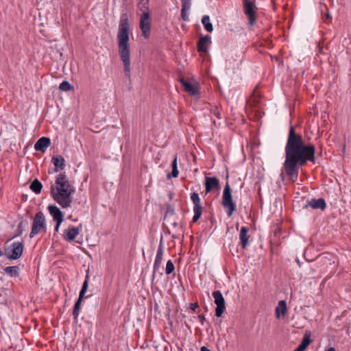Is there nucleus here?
<instances>
[{"mask_svg":"<svg viewBox=\"0 0 351 351\" xmlns=\"http://www.w3.org/2000/svg\"><path fill=\"white\" fill-rule=\"evenodd\" d=\"M306 206H310L313 209H321L324 210L326 207V204L323 198L312 199L308 202Z\"/></svg>","mask_w":351,"mask_h":351,"instance_id":"obj_17","label":"nucleus"},{"mask_svg":"<svg viewBox=\"0 0 351 351\" xmlns=\"http://www.w3.org/2000/svg\"><path fill=\"white\" fill-rule=\"evenodd\" d=\"M181 83L184 87V90L191 95L195 96L199 94L198 87L195 84H193L184 80H181Z\"/></svg>","mask_w":351,"mask_h":351,"instance_id":"obj_20","label":"nucleus"},{"mask_svg":"<svg viewBox=\"0 0 351 351\" xmlns=\"http://www.w3.org/2000/svg\"><path fill=\"white\" fill-rule=\"evenodd\" d=\"M202 23L204 25V27L207 32H213V25L210 22V18L208 16H207V15L204 16L202 19Z\"/></svg>","mask_w":351,"mask_h":351,"instance_id":"obj_28","label":"nucleus"},{"mask_svg":"<svg viewBox=\"0 0 351 351\" xmlns=\"http://www.w3.org/2000/svg\"><path fill=\"white\" fill-rule=\"evenodd\" d=\"M47 232V225L44 214L39 211L38 212L34 219L32 226V230L29 234V237L33 238L34 236L39 233H45Z\"/></svg>","mask_w":351,"mask_h":351,"instance_id":"obj_6","label":"nucleus"},{"mask_svg":"<svg viewBox=\"0 0 351 351\" xmlns=\"http://www.w3.org/2000/svg\"><path fill=\"white\" fill-rule=\"evenodd\" d=\"M249 228L246 226H242L239 232L240 245L243 249H245L249 245Z\"/></svg>","mask_w":351,"mask_h":351,"instance_id":"obj_15","label":"nucleus"},{"mask_svg":"<svg viewBox=\"0 0 351 351\" xmlns=\"http://www.w3.org/2000/svg\"><path fill=\"white\" fill-rule=\"evenodd\" d=\"M164 247L160 243L158 247L155 261L154 263V273H156L159 271L162 261Z\"/></svg>","mask_w":351,"mask_h":351,"instance_id":"obj_14","label":"nucleus"},{"mask_svg":"<svg viewBox=\"0 0 351 351\" xmlns=\"http://www.w3.org/2000/svg\"><path fill=\"white\" fill-rule=\"evenodd\" d=\"M61 223H59L58 221H56V226L55 227V231L58 232L60 228Z\"/></svg>","mask_w":351,"mask_h":351,"instance_id":"obj_36","label":"nucleus"},{"mask_svg":"<svg viewBox=\"0 0 351 351\" xmlns=\"http://www.w3.org/2000/svg\"><path fill=\"white\" fill-rule=\"evenodd\" d=\"M88 179V176H86L84 178V181H86V180Z\"/></svg>","mask_w":351,"mask_h":351,"instance_id":"obj_39","label":"nucleus"},{"mask_svg":"<svg viewBox=\"0 0 351 351\" xmlns=\"http://www.w3.org/2000/svg\"><path fill=\"white\" fill-rule=\"evenodd\" d=\"M198 307V304L197 302H195V303H191L190 304V308L193 311H195L196 308Z\"/></svg>","mask_w":351,"mask_h":351,"instance_id":"obj_35","label":"nucleus"},{"mask_svg":"<svg viewBox=\"0 0 351 351\" xmlns=\"http://www.w3.org/2000/svg\"><path fill=\"white\" fill-rule=\"evenodd\" d=\"M294 351H300L298 348H296Z\"/></svg>","mask_w":351,"mask_h":351,"instance_id":"obj_41","label":"nucleus"},{"mask_svg":"<svg viewBox=\"0 0 351 351\" xmlns=\"http://www.w3.org/2000/svg\"><path fill=\"white\" fill-rule=\"evenodd\" d=\"M189 10H184V9L181 10V17L183 21H188L189 20V15L187 14V12Z\"/></svg>","mask_w":351,"mask_h":351,"instance_id":"obj_33","label":"nucleus"},{"mask_svg":"<svg viewBox=\"0 0 351 351\" xmlns=\"http://www.w3.org/2000/svg\"><path fill=\"white\" fill-rule=\"evenodd\" d=\"M211 43L210 36H205L199 38L197 43V50L199 52H207L210 44Z\"/></svg>","mask_w":351,"mask_h":351,"instance_id":"obj_13","label":"nucleus"},{"mask_svg":"<svg viewBox=\"0 0 351 351\" xmlns=\"http://www.w3.org/2000/svg\"><path fill=\"white\" fill-rule=\"evenodd\" d=\"M48 210L50 215L53 217V219L59 223H62L63 221V215L61 210L54 205L48 206Z\"/></svg>","mask_w":351,"mask_h":351,"instance_id":"obj_18","label":"nucleus"},{"mask_svg":"<svg viewBox=\"0 0 351 351\" xmlns=\"http://www.w3.org/2000/svg\"><path fill=\"white\" fill-rule=\"evenodd\" d=\"M285 160L280 177L284 179L285 173L292 182L297 181L299 167L315 160V147L313 144L305 145L302 136L295 132V127L291 126L285 146Z\"/></svg>","mask_w":351,"mask_h":351,"instance_id":"obj_1","label":"nucleus"},{"mask_svg":"<svg viewBox=\"0 0 351 351\" xmlns=\"http://www.w3.org/2000/svg\"><path fill=\"white\" fill-rule=\"evenodd\" d=\"M175 267L171 260H169L166 265V274H171L174 271Z\"/></svg>","mask_w":351,"mask_h":351,"instance_id":"obj_30","label":"nucleus"},{"mask_svg":"<svg viewBox=\"0 0 351 351\" xmlns=\"http://www.w3.org/2000/svg\"><path fill=\"white\" fill-rule=\"evenodd\" d=\"M213 296L215 300V304L217 305L215 308V315L219 317L222 315L226 310L225 300L220 291L217 290L213 293Z\"/></svg>","mask_w":351,"mask_h":351,"instance_id":"obj_9","label":"nucleus"},{"mask_svg":"<svg viewBox=\"0 0 351 351\" xmlns=\"http://www.w3.org/2000/svg\"><path fill=\"white\" fill-rule=\"evenodd\" d=\"M287 313V303L285 300H280L278 303V306L275 309V315L276 318L279 319L280 315H285Z\"/></svg>","mask_w":351,"mask_h":351,"instance_id":"obj_21","label":"nucleus"},{"mask_svg":"<svg viewBox=\"0 0 351 351\" xmlns=\"http://www.w3.org/2000/svg\"><path fill=\"white\" fill-rule=\"evenodd\" d=\"M51 144V141L49 138L41 137L40 138L34 145V149L36 151L45 152L48 147Z\"/></svg>","mask_w":351,"mask_h":351,"instance_id":"obj_16","label":"nucleus"},{"mask_svg":"<svg viewBox=\"0 0 351 351\" xmlns=\"http://www.w3.org/2000/svg\"><path fill=\"white\" fill-rule=\"evenodd\" d=\"M172 171L168 173L167 176V179L171 178H177L179 175V171L178 169V156L176 154L171 164Z\"/></svg>","mask_w":351,"mask_h":351,"instance_id":"obj_23","label":"nucleus"},{"mask_svg":"<svg viewBox=\"0 0 351 351\" xmlns=\"http://www.w3.org/2000/svg\"><path fill=\"white\" fill-rule=\"evenodd\" d=\"M199 321L201 325H204V322L206 321V317L203 314H201L198 316Z\"/></svg>","mask_w":351,"mask_h":351,"instance_id":"obj_34","label":"nucleus"},{"mask_svg":"<svg viewBox=\"0 0 351 351\" xmlns=\"http://www.w3.org/2000/svg\"><path fill=\"white\" fill-rule=\"evenodd\" d=\"M28 226V221H21L18 226H17V228L16 230V232H15V234L12 237V239L14 238V237H19L22 234V233L23 232V231L25 230V229L26 228H27Z\"/></svg>","mask_w":351,"mask_h":351,"instance_id":"obj_25","label":"nucleus"},{"mask_svg":"<svg viewBox=\"0 0 351 351\" xmlns=\"http://www.w3.org/2000/svg\"><path fill=\"white\" fill-rule=\"evenodd\" d=\"M311 340L310 339V335L305 334L303 337V339L302 340V342L298 346V349L300 351H304L311 343Z\"/></svg>","mask_w":351,"mask_h":351,"instance_id":"obj_26","label":"nucleus"},{"mask_svg":"<svg viewBox=\"0 0 351 351\" xmlns=\"http://www.w3.org/2000/svg\"><path fill=\"white\" fill-rule=\"evenodd\" d=\"M52 162L55 167L56 172L62 170L65 167V160L61 156H53L52 158Z\"/></svg>","mask_w":351,"mask_h":351,"instance_id":"obj_22","label":"nucleus"},{"mask_svg":"<svg viewBox=\"0 0 351 351\" xmlns=\"http://www.w3.org/2000/svg\"><path fill=\"white\" fill-rule=\"evenodd\" d=\"M243 4L244 14L248 19L250 26L252 27L256 21L255 3L250 0H243Z\"/></svg>","mask_w":351,"mask_h":351,"instance_id":"obj_7","label":"nucleus"},{"mask_svg":"<svg viewBox=\"0 0 351 351\" xmlns=\"http://www.w3.org/2000/svg\"><path fill=\"white\" fill-rule=\"evenodd\" d=\"M56 186L51 185V193L53 199L62 208H68L71 204V195L75 190L69 183L65 173H60L56 180Z\"/></svg>","mask_w":351,"mask_h":351,"instance_id":"obj_3","label":"nucleus"},{"mask_svg":"<svg viewBox=\"0 0 351 351\" xmlns=\"http://www.w3.org/2000/svg\"><path fill=\"white\" fill-rule=\"evenodd\" d=\"M324 351H335V348L334 347H330Z\"/></svg>","mask_w":351,"mask_h":351,"instance_id":"obj_38","label":"nucleus"},{"mask_svg":"<svg viewBox=\"0 0 351 351\" xmlns=\"http://www.w3.org/2000/svg\"><path fill=\"white\" fill-rule=\"evenodd\" d=\"M200 351H210L207 347L206 346H202L201 348H200Z\"/></svg>","mask_w":351,"mask_h":351,"instance_id":"obj_37","label":"nucleus"},{"mask_svg":"<svg viewBox=\"0 0 351 351\" xmlns=\"http://www.w3.org/2000/svg\"><path fill=\"white\" fill-rule=\"evenodd\" d=\"M191 200L193 204V213L194 215L192 218V222H197L202 214L203 207L201 204V200L197 193H193L191 194Z\"/></svg>","mask_w":351,"mask_h":351,"instance_id":"obj_8","label":"nucleus"},{"mask_svg":"<svg viewBox=\"0 0 351 351\" xmlns=\"http://www.w3.org/2000/svg\"><path fill=\"white\" fill-rule=\"evenodd\" d=\"M79 234V230L76 227H71L64 230L63 237L66 241H71Z\"/></svg>","mask_w":351,"mask_h":351,"instance_id":"obj_19","label":"nucleus"},{"mask_svg":"<svg viewBox=\"0 0 351 351\" xmlns=\"http://www.w3.org/2000/svg\"><path fill=\"white\" fill-rule=\"evenodd\" d=\"M130 23L126 13L121 14L119 22L117 43L119 54L124 66L125 75L130 74Z\"/></svg>","mask_w":351,"mask_h":351,"instance_id":"obj_2","label":"nucleus"},{"mask_svg":"<svg viewBox=\"0 0 351 351\" xmlns=\"http://www.w3.org/2000/svg\"><path fill=\"white\" fill-rule=\"evenodd\" d=\"M29 188L35 193L39 194L41 192L43 185L38 180L36 179L31 183Z\"/></svg>","mask_w":351,"mask_h":351,"instance_id":"obj_27","label":"nucleus"},{"mask_svg":"<svg viewBox=\"0 0 351 351\" xmlns=\"http://www.w3.org/2000/svg\"><path fill=\"white\" fill-rule=\"evenodd\" d=\"M211 112L219 119H221V113L219 108L217 106H215L212 110Z\"/></svg>","mask_w":351,"mask_h":351,"instance_id":"obj_32","label":"nucleus"},{"mask_svg":"<svg viewBox=\"0 0 351 351\" xmlns=\"http://www.w3.org/2000/svg\"><path fill=\"white\" fill-rule=\"evenodd\" d=\"M59 88L62 91H69L73 88V87L69 82L63 81L60 84Z\"/></svg>","mask_w":351,"mask_h":351,"instance_id":"obj_29","label":"nucleus"},{"mask_svg":"<svg viewBox=\"0 0 351 351\" xmlns=\"http://www.w3.org/2000/svg\"><path fill=\"white\" fill-rule=\"evenodd\" d=\"M191 5V0H182V9L189 10Z\"/></svg>","mask_w":351,"mask_h":351,"instance_id":"obj_31","label":"nucleus"},{"mask_svg":"<svg viewBox=\"0 0 351 351\" xmlns=\"http://www.w3.org/2000/svg\"><path fill=\"white\" fill-rule=\"evenodd\" d=\"M149 0H140L138 9L142 12L140 16L139 27L142 32V36L147 39L151 33V16L148 7Z\"/></svg>","mask_w":351,"mask_h":351,"instance_id":"obj_4","label":"nucleus"},{"mask_svg":"<svg viewBox=\"0 0 351 351\" xmlns=\"http://www.w3.org/2000/svg\"><path fill=\"white\" fill-rule=\"evenodd\" d=\"M5 273L10 277L16 278L19 276V266H8L4 268Z\"/></svg>","mask_w":351,"mask_h":351,"instance_id":"obj_24","label":"nucleus"},{"mask_svg":"<svg viewBox=\"0 0 351 351\" xmlns=\"http://www.w3.org/2000/svg\"><path fill=\"white\" fill-rule=\"evenodd\" d=\"M204 185L206 194H208L214 190H220V182L217 177H206Z\"/></svg>","mask_w":351,"mask_h":351,"instance_id":"obj_11","label":"nucleus"},{"mask_svg":"<svg viewBox=\"0 0 351 351\" xmlns=\"http://www.w3.org/2000/svg\"><path fill=\"white\" fill-rule=\"evenodd\" d=\"M222 205L226 209L227 215L231 217L236 210V204L234 202L232 196V190L227 182L223 189L222 195Z\"/></svg>","mask_w":351,"mask_h":351,"instance_id":"obj_5","label":"nucleus"},{"mask_svg":"<svg viewBox=\"0 0 351 351\" xmlns=\"http://www.w3.org/2000/svg\"><path fill=\"white\" fill-rule=\"evenodd\" d=\"M11 252L8 254V258L10 260L19 258L23 252V245L21 242H14L11 246Z\"/></svg>","mask_w":351,"mask_h":351,"instance_id":"obj_12","label":"nucleus"},{"mask_svg":"<svg viewBox=\"0 0 351 351\" xmlns=\"http://www.w3.org/2000/svg\"><path fill=\"white\" fill-rule=\"evenodd\" d=\"M88 287V269L86 270V275L84 278V281L82 287V289L80 292L79 298L75 302L74 305L73 315L75 318H77L79 315V311L81 308L82 300L84 298V295Z\"/></svg>","mask_w":351,"mask_h":351,"instance_id":"obj_10","label":"nucleus"},{"mask_svg":"<svg viewBox=\"0 0 351 351\" xmlns=\"http://www.w3.org/2000/svg\"><path fill=\"white\" fill-rule=\"evenodd\" d=\"M3 253L1 252V250H0V257L2 256Z\"/></svg>","mask_w":351,"mask_h":351,"instance_id":"obj_40","label":"nucleus"}]
</instances>
